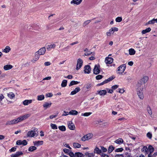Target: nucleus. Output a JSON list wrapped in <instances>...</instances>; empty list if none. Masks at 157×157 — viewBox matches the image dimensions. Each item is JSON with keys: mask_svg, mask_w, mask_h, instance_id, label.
I'll return each instance as SVG.
<instances>
[{"mask_svg": "<svg viewBox=\"0 0 157 157\" xmlns=\"http://www.w3.org/2000/svg\"><path fill=\"white\" fill-rule=\"evenodd\" d=\"M148 77L147 76H144L138 81L137 85V86H140L141 87H145V84L148 81Z\"/></svg>", "mask_w": 157, "mask_h": 157, "instance_id": "nucleus-1", "label": "nucleus"}, {"mask_svg": "<svg viewBox=\"0 0 157 157\" xmlns=\"http://www.w3.org/2000/svg\"><path fill=\"white\" fill-rule=\"evenodd\" d=\"M137 87V94L139 98L141 99H143L144 98V94L143 92V90L144 87H141L140 86Z\"/></svg>", "mask_w": 157, "mask_h": 157, "instance_id": "nucleus-2", "label": "nucleus"}, {"mask_svg": "<svg viewBox=\"0 0 157 157\" xmlns=\"http://www.w3.org/2000/svg\"><path fill=\"white\" fill-rule=\"evenodd\" d=\"M118 31V29L117 27L111 28L109 31L106 33V35L107 36H110L111 35L113 34L114 32H117Z\"/></svg>", "mask_w": 157, "mask_h": 157, "instance_id": "nucleus-3", "label": "nucleus"}, {"mask_svg": "<svg viewBox=\"0 0 157 157\" xmlns=\"http://www.w3.org/2000/svg\"><path fill=\"white\" fill-rule=\"evenodd\" d=\"M93 135L91 133H89L84 136L81 138V140L85 141L86 140H88L92 138Z\"/></svg>", "mask_w": 157, "mask_h": 157, "instance_id": "nucleus-4", "label": "nucleus"}, {"mask_svg": "<svg viewBox=\"0 0 157 157\" xmlns=\"http://www.w3.org/2000/svg\"><path fill=\"white\" fill-rule=\"evenodd\" d=\"M125 68V66L124 64L121 65L118 68V71H119L118 73L119 74H122L124 71Z\"/></svg>", "mask_w": 157, "mask_h": 157, "instance_id": "nucleus-5", "label": "nucleus"}, {"mask_svg": "<svg viewBox=\"0 0 157 157\" xmlns=\"http://www.w3.org/2000/svg\"><path fill=\"white\" fill-rule=\"evenodd\" d=\"M27 142L26 140H17L16 143V144L17 145H23V146L26 145L27 144Z\"/></svg>", "mask_w": 157, "mask_h": 157, "instance_id": "nucleus-6", "label": "nucleus"}, {"mask_svg": "<svg viewBox=\"0 0 157 157\" xmlns=\"http://www.w3.org/2000/svg\"><path fill=\"white\" fill-rule=\"evenodd\" d=\"M93 70L94 74L97 75L100 72V66L98 64L95 65Z\"/></svg>", "mask_w": 157, "mask_h": 157, "instance_id": "nucleus-7", "label": "nucleus"}, {"mask_svg": "<svg viewBox=\"0 0 157 157\" xmlns=\"http://www.w3.org/2000/svg\"><path fill=\"white\" fill-rule=\"evenodd\" d=\"M82 61L80 59H78L77 61L76 69L78 70L82 67Z\"/></svg>", "mask_w": 157, "mask_h": 157, "instance_id": "nucleus-8", "label": "nucleus"}, {"mask_svg": "<svg viewBox=\"0 0 157 157\" xmlns=\"http://www.w3.org/2000/svg\"><path fill=\"white\" fill-rule=\"evenodd\" d=\"M46 48L44 47L40 48L37 52H36L40 55H44L46 52Z\"/></svg>", "mask_w": 157, "mask_h": 157, "instance_id": "nucleus-9", "label": "nucleus"}, {"mask_svg": "<svg viewBox=\"0 0 157 157\" xmlns=\"http://www.w3.org/2000/svg\"><path fill=\"white\" fill-rule=\"evenodd\" d=\"M84 51L85 52V55L86 56H89L91 55L93 56H94V52H91L89 51L88 49L87 48L85 49Z\"/></svg>", "mask_w": 157, "mask_h": 157, "instance_id": "nucleus-10", "label": "nucleus"}, {"mask_svg": "<svg viewBox=\"0 0 157 157\" xmlns=\"http://www.w3.org/2000/svg\"><path fill=\"white\" fill-rule=\"evenodd\" d=\"M40 56L36 52L35 53L33 58L31 60V62L33 63H35L38 60Z\"/></svg>", "mask_w": 157, "mask_h": 157, "instance_id": "nucleus-11", "label": "nucleus"}, {"mask_svg": "<svg viewBox=\"0 0 157 157\" xmlns=\"http://www.w3.org/2000/svg\"><path fill=\"white\" fill-rule=\"evenodd\" d=\"M82 0H72L71 2V4L73 5H78L82 2Z\"/></svg>", "mask_w": 157, "mask_h": 157, "instance_id": "nucleus-12", "label": "nucleus"}, {"mask_svg": "<svg viewBox=\"0 0 157 157\" xmlns=\"http://www.w3.org/2000/svg\"><path fill=\"white\" fill-rule=\"evenodd\" d=\"M113 58L108 57L105 58V61L106 64H110L113 63Z\"/></svg>", "mask_w": 157, "mask_h": 157, "instance_id": "nucleus-13", "label": "nucleus"}, {"mask_svg": "<svg viewBox=\"0 0 157 157\" xmlns=\"http://www.w3.org/2000/svg\"><path fill=\"white\" fill-rule=\"evenodd\" d=\"M36 133L35 131L33 130H31L29 131L27 134L28 137H33L35 136Z\"/></svg>", "mask_w": 157, "mask_h": 157, "instance_id": "nucleus-14", "label": "nucleus"}, {"mask_svg": "<svg viewBox=\"0 0 157 157\" xmlns=\"http://www.w3.org/2000/svg\"><path fill=\"white\" fill-rule=\"evenodd\" d=\"M52 102L50 101L48 102H45L43 105V106L45 109H46L47 108H50L51 105H52Z\"/></svg>", "mask_w": 157, "mask_h": 157, "instance_id": "nucleus-15", "label": "nucleus"}, {"mask_svg": "<svg viewBox=\"0 0 157 157\" xmlns=\"http://www.w3.org/2000/svg\"><path fill=\"white\" fill-rule=\"evenodd\" d=\"M68 125L69 128L71 130H74L75 128V127L74 124L71 121H70L68 123Z\"/></svg>", "mask_w": 157, "mask_h": 157, "instance_id": "nucleus-16", "label": "nucleus"}, {"mask_svg": "<svg viewBox=\"0 0 157 157\" xmlns=\"http://www.w3.org/2000/svg\"><path fill=\"white\" fill-rule=\"evenodd\" d=\"M91 68L89 65H87L84 67V72L85 73L89 74L90 72Z\"/></svg>", "mask_w": 157, "mask_h": 157, "instance_id": "nucleus-17", "label": "nucleus"}, {"mask_svg": "<svg viewBox=\"0 0 157 157\" xmlns=\"http://www.w3.org/2000/svg\"><path fill=\"white\" fill-rule=\"evenodd\" d=\"M80 90V89L79 87H77L75 89L71 91L70 93L71 95H74L76 94Z\"/></svg>", "mask_w": 157, "mask_h": 157, "instance_id": "nucleus-18", "label": "nucleus"}, {"mask_svg": "<svg viewBox=\"0 0 157 157\" xmlns=\"http://www.w3.org/2000/svg\"><path fill=\"white\" fill-rule=\"evenodd\" d=\"M31 116V114L29 113L26 114L22 116H20L22 121L25 120L29 117Z\"/></svg>", "mask_w": 157, "mask_h": 157, "instance_id": "nucleus-19", "label": "nucleus"}, {"mask_svg": "<svg viewBox=\"0 0 157 157\" xmlns=\"http://www.w3.org/2000/svg\"><path fill=\"white\" fill-rule=\"evenodd\" d=\"M141 151L145 154H147L148 153V148L146 146L143 147V148L141 149Z\"/></svg>", "mask_w": 157, "mask_h": 157, "instance_id": "nucleus-20", "label": "nucleus"}, {"mask_svg": "<svg viewBox=\"0 0 157 157\" xmlns=\"http://www.w3.org/2000/svg\"><path fill=\"white\" fill-rule=\"evenodd\" d=\"M43 141H33V144L34 145L36 146H38L39 145H41L43 144Z\"/></svg>", "mask_w": 157, "mask_h": 157, "instance_id": "nucleus-21", "label": "nucleus"}, {"mask_svg": "<svg viewBox=\"0 0 157 157\" xmlns=\"http://www.w3.org/2000/svg\"><path fill=\"white\" fill-rule=\"evenodd\" d=\"M94 152L95 153L101 154L102 153V151L98 147H96L94 150Z\"/></svg>", "mask_w": 157, "mask_h": 157, "instance_id": "nucleus-22", "label": "nucleus"}, {"mask_svg": "<svg viewBox=\"0 0 157 157\" xmlns=\"http://www.w3.org/2000/svg\"><path fill=\"white\" fill-rule=\"evenodd\" d=\"M124 142V140L120 138L117 139L114 141V142L117 144H122Z\"/></svg>", "mask_w": 157, "mask_h": 157, "instance_id": "nucleus-23", "label": "nucleus"}, {"mask_svg": "<svg viewBox=\"0 0 157 157\" xmlns=\"http://www.w3.org/2000/svg\"><path fill=\"white\" fill-rule=\"evenodd\" d=\"M32 102V100H25L23 101V103L24 105H27L31 103Z\"/></svg>", "mask_w": 157, "mask_h": 157, "instance_id": "nucleus-24", "label": "nucleus"}, {"mask_svg": "<svg viewBox=\"0 0 157 157\" xmlns=\"http://www.w3.org/2000/svg\"><path fill=\"white\" fill-rule=\"evenodd\" d=\"M56 46V45L55 44H51L48 45L47 49L48 51H50L51 49H54L55 48Z\"/></svg>", "mask_w": 157, "mask_h": 157, "instance_id": "nucleus-25", "label": "nucleus"}, {"mask_svg": "<svg viewBox=\"0 0 157 157\" xmlns=\"http://www.w3.org/2000/svg\"><path fill=\"white\" fill-rule=\"evenodd\" d=\"M11 48L9 46H6L5 48L4 49L2 52H5L6 53H8L11 50Z\"/></svg>", "mask_w": 157, "mask_h": 157, "instance_id": "nucleus-26", "label": "nucleus"}, {"mask_svg": "<svg viewBox=\"0 0 157 157\" xmlns=\"http://www.w3.org/2000/svg\"><path fill=\"white\" fill-rule=\"evenodd\" d=\"M13 67V66L10 65H6L4 66L3 68L5 70H8L11 69Z\"/></svg>", "mask_w": 157, "mask_h": 157, "instance_id": "nucleus-27", "label": "nucleus"}, {"mask_svg": "<svg viewBox=\"0 0 157 157\" xmlns=\"http://www.w3.org/2000/svg\"><path fill=\"white\" fill-rule=\"evenodd\" d=\"M151 30L150 28L148 27L145 30H143L141 32V33L143 34H145L146 33L150 32Z\"/></svg>", "mask_w": 157, "mask_h": 157, "instance_id": "nucleus-28", "label": "nucleus"}, {"mask_svg": "<svg viewBox=\"0 0 157 157\" xmlns=\"http://www.w3.org/2000/svg\"><path fill=\"white\" fill-rule=\"evenodd\" d=\"M129 55H134L135 54L136 51L133 48H130L129 50Z\"/></svg>", "mask_w": 157, "mask_h": 157, "instance_id": "nucleus-29", "label": "nucleus"}, {"mask_svg": "<svg viewBox=\"0 0 157 157\" xmlns=\"http://www.w3.org/2000/svg\"><path fill=\"white\" fill-rule=\"evenodd\" d=\"M8 97L11 99H13L15 97L14 94L12 92H10L7 94Z\"/></svg>", "mask_w": 157, "mask_h": 157, "instance_id": "nucleus-30", "label": "nucleus"}, {"mask_svg": "<svg viewBox=\"0 0 157 157\" xmlns=\"http://www.w3.org/2000/svg\"><path fill=\"white\" fill-rule=\"evenodd\" d=\"M78 113V112L75 110H71L69 112V114L73 115H77Z\"/></svg>", "mask_w": 157, "mask_h": 157, "instance_id": "nucleus-31", "label": "nucleus"}, {"mask_svg": "<svg viewBox=\"0 0 157 157\" xmlns=\"http://www.w3.org/2000/svg\"><path fill=\"white\" fill-rule=\"evenodd\" d=\"M147 110L148 114L151 116L152 115V112L151 107L149 105L147 107Z\"/></svg>", "mask_w": 157, "mask_h": 157, "instance_id": "nucleus-32", "label": "nucleus"}, {"mask_svg": "<svg viewBox=\"0 0 157 157\" xmlns=\"http://www.w3.org/2000/svg\"><path fill=\"white\" fill-rule=\"evenodd\" d=\"M98 94L100 95H104L106 94L107 93L106 91L105 90H100V91L98 92Z\"/></svg>", "mask_w": 157, "mask_h": 157, "instance_id": "nucleus-33", "label": "nucleus"}, {"mask_svg": "<svg viewBox=\"0 0 157 157\" xmlns=\"http://www.w3.org/2000/svg\"><path fill=\"white\" fill-rule=\"evenodd\" d=\"M80 82H78L75 81H71L69 85V86H70L74 85L77 84Z\"/></svg>", "mask_w": 157, "mask_h": 157, "instance_id": "nucleus-34", "label": "nucleus"}, {"mask_svg": "<svg viewBox=\"0 0 157 157\" xmlns=\"http://www.w3.org/2000/svg\"><path fill=\"white\" fill-rule=\"evenodd\" d=\"M115 147L112 145L110 146L109 147L108 150V152L110 153L114 150Z\"/></svg>", "mask_w": 157, "mask_h": 157, "instance_id": "nucleus-35", "label": "nucleus"}, {"mask_svg": "<svg viewBox=\"0 0 157 157\" xmlns=\"http://www.w3.org/2000/svg\"><path fill=\"white\" fill-rule=\"evenodd\" d=\"M67 81L66 80H63L61 83V86L62 87H65L67 85Z\"/></svg>", "mask_w": 157, "mask_h": 157, "instance_id": "nucleus-36", "label": "nucleus"}, {"mask_svg": "<svg viewBox=\"0 0 157 157\" xmlns=\"http://www.w3.org/2000/svg\"><path fill=\"white\" fill-rule=\"evenodd\" d=\"M83 154L81 152H75V157H82L83 156Z\"/></svg>", "mask_w": 157, "mask_h": 157, "instance_id": "nucleus-37", "label": "nucleus"}, {"mask_svg": "<svg viewBox=\"0 0 157 157\" xmlns=\"http://www.w3.org/2000/svg\"><path fill=\"white\" fill-rule=\"evenodd\" d=\"M148 148L149 151V153H151V154L154 151V148L151 145H149Z\"/></svg>", "mask_w": 157, "mask_h": 157, "instance_id": "nucleus-38", "label": "nucleus"}, {"mask_svg": "<svg viewBox=\"0 0 157 157\" xmlns=\"http://www.w3.org/2000/svg\"><path fill=\"white\" fill-rule=\"evenodd\" d=\"M73 145L74 147L75 148H79L81 147V145L78 143H74Z\"/></svg>", "mask_w": 157, "mask_h": 157, "instance_id": "nucleus-39", "label": "nucleus"}, {"mask_svg": "<svg viewBox=\"0 0 157 157\" xmlns=\"http://www.w3.org/2000/svg\"><path fill=\"white\" fill-rule=\"evenodd\" d=\"M44 96L43 95H40L37 96V100L39 101H41L44 99Z\"/></svg>", "mask_w": 157, "mask_h": 157, "instance_id": "nucleus-40", "label": "nucleus"}, {"mask_svg": "<svg viewBox=\"0 0 157 157\" xmlns=\"http://www.w3.org/2000/svg\"><path fill=\"white\" fill-rule=\"evenodd\" d=\"M58 128L60 131L63 132H64L66 130L65 127L63 125L59 126Z\"/></svg>", "mask_w": 157, "mask_h": 157, "instance_id": "nucleus-41", "label": "nucleus"}, {"mask_svg": "<svg viewBox=\"0 0 157 157\" xmlns=\"http://www.w3.org/2000/svg\"><path fill=\"white\" fill-rule=\"evenodd\" d=\"M36 149V147L34 146H31L29 147L28 151H33Z\"/></svg>", "mask_w": 157, "mask_h": 157, "instance_id": "nucleus-42", "label": "nucleus"}, {"mask_svg": "<svg viewBox=\"0 0 157 157\" xmlns=\"http://www.w3.org/2000/svg\"><path fill=\"white\" fill-rule=\"evenodd\" d=\"M92 113L91 112H86L84 113H82L81 114V116L85 117H88Z\"/></svg>", "mask_w": 157, "mask_h": 157, "instance_id": "nucleus-43", "label": "nucleus"}, {"mask_svg": "<svg viewBox=\"0 0 157 157\" xmlns=\"http://www.w3.org/2000/svg\"><path fill=\"white\" fill-rule=\"evenodd\" d=\"M90 22L91 20H88L86 21H84L83 24V27H85V26L88 25Z\"/></svg>", "mask_w": 157, "mask_h": 157, "instance_id": "nucleus-44", "label": "nucleus"}, {"mask_svg": "<svg viewBox=\"0 0 157 157\" xmlns=\"http://www.w3.org/2000/svg\"><path fill=\"white\" fill-rule=\"evenodd\" d=\"M50 126L53 129H57V126L55 124H51Z\"/></svg>", "mask_w": 157, "mask_h": 157, "instance_id": "nucleus-45", "label": "nucleus"}, {"mask_svg": "<svg viewBox=\"0 0 157 157\" xmlns=\"http://www.w3.org/2000/svg\"><path fill=\"white\" fill-rule=\"evenodd\" d=\"M154 19L152 20L149 21H148V22L146 24V25H147L148 24H152L155 23V21H154Z\"/></svg>", "mask_w": 157, "mask_h": 157, "instance_id": "nucleus-46", "label": "nucleus"}, {"mask_svg": "<svg viewBox=\"0 0 157 157\" xmlns=\"http://www.w3.org/2000/svg\"><path fill=\"white\" fill-rule=\"evenodd\" d=\"M123 149L122 148H117L115 150V151L116 152H121L123 150Z\"/></svg>", "mask_w": 157, "mask_h": 157, "instance_id": "nucleus-47", "label": "nucleus"}, {"mask_svg": "<svg viewBox=\"0 0 157 157\" xmlns=\"http://www.w3.org/2000/svg\"><path fill=\"white\" fill-rule=\"evenodd\" d=\"M147 137L149 139H151L152 137V134L150 132H148L147 134Z\"/></svg>", "mask_w": 157, "mask_h": 157, "instance_id": "nucleus-48", "label": "nucleus"}, {"mask_svg": "<svg viewBox=\"0 0 157 157\" xmlns=\"http://www.w3.org/2000/svg\"><path fill=\"white\" fill-rule=\"evenodd\" d=\"M122 20V18L121 17H117L115 19V21L117 22H120Z\"/></svg>", "mask_w": 157, "mask_h": 157, "instance_id": "nucleus-49", "label": "nucleus"}, {"mask_svg": "<svg viewBox=\"0 0 157 157\" xmlns=\"http://www.w3.org/2000/svg\"><path fill=\"white\" fill-rule=\"evenodd\" d=\"M17 123L20 122L21 121H22V120L21 119L20 117H18V118L15 119Z\"/></svg>", "mask_w": 157, "mask_h": 157, "instance_id": "nucleus-50", "label": "nucleus"}, {"mask_svg": "<svg viewBox=\"0 0 157 157\" xmlns=\"http://www.w3.org/2000/svg\"><path fill=\"white\" fill-rule=\"evenodd\" d=\"M103 77V76L101 75H98L96 77V78L97 80H99L101 79Z\"/></svg>", "mask_w": 157, "mask_h": 157, "instance_id": "nucleus-51", "label": "nucleus"}, {"mask_svg": "<svg viewBox=\"0 0 157 157\" xmlns=\"http://www.w3.org/2000/svg\"><path fill=\"white\" fill-rule=\"evenodd\" d=\"M114 78L113 77H109V78H108L107 79H106L105 80L107 83L108 82H109L112 81Z\"/></svg>", "mask_w": 157, "mask_h": 157, "instance_id": "nucleus-52", "label": "nucleus"}, {"mask_svg": "<svg viewBox=\"0 0 157 157\" xmlns=\"http://www.w3.org/2000/svg\"><path fill=\"white\" fill-rule=\"evenodd\" d=\"M103 126L105 127H107L109 125V123L108 122H103V123L102 124H100Z\"/></svg>", "mask_w": 157, "mask_h": 157, "instance_id": "nucleus-53", "label": "nucleus"}, {"mask_svg": "<svg viewBox=\"0 0 157 157\" xmlns=\"http://www.w3.org/2000/svg\"><path fill=\"white\" fill-rule=\"evenodd\" d=\"M92 155L88 153H86L83 156V157H91Z\"/></svg>", "mask_w": 157, "mask_h": 157, "instance_id": "nucleus-54", "label": "nucleus"}, {"mask_svg": "<svg viewBox=\"0 0 157 157\" xmlns=\"http://www.w3.org/2000/svg\"><path fill=\"white\" fill-rule=\"evenodd\" d=\"M68 154L71 157H75V154L71 152V151H70Z\"/></svg>", "mask_w": 157, "mask_h": 157, "instance_id": "nucleus-55", "label": "nucleus"}, {"mask_svg": "<svg viewBox=\"0 0 157 157\" xmlns=\"http://www.w3.org/2000/svg\"><path fill=\"white\" fill-rule=\"evenodd\" d=\"M91 86V84L88 83L86 84L85 87L86 89H88L90 88Z\"/></svg>", "mask_w": 157, "mask_h": 157, "instance_id": "nucleus-56", "label": "nucleus"}, {"mask_svg": "<svg viewBox=\"0 0 157 157\" xmlns=\"http://www.w3.org/2000/svg\"><path fill=\"white\" fill-rule=\"evenodd\" d=\"M102 151H103L104 152H105L107 151V149L106 148H105L104 147H101V149Z\"/></svg>", "mask_w": 157, "mask_h": 157, "instance_id": "nucleus-57", "label": "nucleus"}, {"mask_svg": "<svg viewBox=\"0 0 157 157\" xmlns=\"http://www.w3.org/2000/svg\"><path fill=\"white\" fill-rule=\"evenodd\" d=\"M17 155V157L20 156V155H22L23 153L21 151H17L16 153Z\"/></svg>", "mask_w": 157, "mask_h": 157, "instance_id": "nucleus-58", "label": "nucleus"}, {"mask_svg": "<svg viewBox=\"0 0 157 157\" xmlns=\"http://www.w3.org/2000/svg\"><path fill=\"white\" fill-rule=\"evenodd\" d=\"M16 148L15 147H12L10 149V151L11 152H14L16 151Z\"/></svg>", "mask_w": 157, "mask_h": 157, "instance_id": "nucleus-59", "label": "nucleus"}, {"mask_svg": "<svg viewBox=\"0 0 157 157\" xmlns=\"http://www.w3.org/2000/svg\"><path fill=\"white\" fill-rule=\"evenodd\" d=\"M119 86L118 85H115L113 86L112 87V88L113 90H115L118 88Z\"/></svg>", "mask_w": 157, "mask_h": 157, "instance_id": "nucleus-60", "label": "nucleus"}, {"mask_svg": "<svg viewBox=\"0 0 157 157\" xmlns=\"http://www.w3.org/2000/svg\"><path fill=\"white\" fill-rule=\"evenodd\" d=\"M10 121L11 122V124H17L15 119L11 121Z\"/></svg>", "mask_w": 157, "mask_h": 157, "instance_id": "nucleus-61", "label": "nucleus"}, {"mask_svg": "<svg viewBox=\"0 0 157 157\" xmlns=\"http://www.w3.org/2000/svg\"><path fill=\"white\" fill-rule=\"evenodd\" d=\"M71 150L66 148H64L63 149V151L65 153H69V152Z\"/></svg>", "mask_w": 157, "mask_h": 157, "instance_id": "nucleus-62", "label": "nucleus"}, {"mask_svg": "<svg viewBox=\"0 0 157 157\" xmlns=\"http://www.w3.org/2000/svg\"><path fill=\"white\" fill-rule=\"evenodd\" d=\"M4 98V96L1 94H0V102L2 101V100Z\"/></svg>", "mask_w": 157, "mask_h": 157, "instance_id": "nucleus-63", "label": "nucleus"}, {"mask_svg": "<svg viewBox=\"0 0 157 157\" xmlns=\"http://www.w3.org/2000/svg\"><path fill=\"white\" fill-rule=\"evenodd\" d=\"M64 113L62 115V116H65L68 115L69 114V112H66L65 111L63 112Z\"/></svg>", "mask_w": 157, "mask_h": 157, "instance_id": "nucleus-64", "label": "nucleus"}]
</instances>
